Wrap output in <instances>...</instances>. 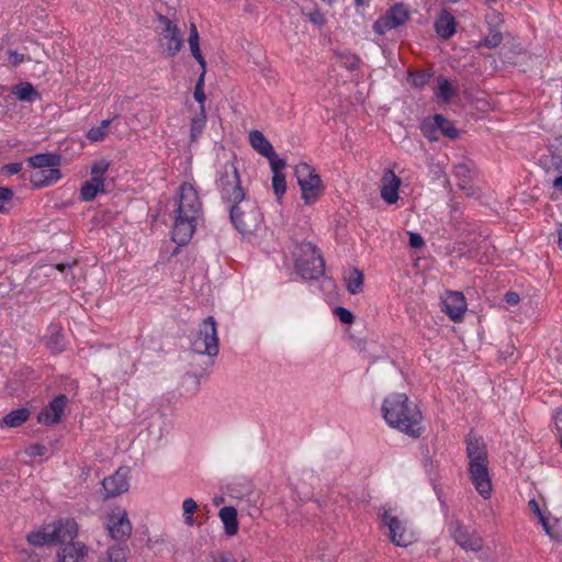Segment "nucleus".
Returning <instances> with one entry per match:
<instances>
[{
    "label": "nucleus",
    "mask_w": 562,
    "mask_h": 562,
    "mask_svg": "<svg viewBox=\"0 0 562 562\" xmlns=\"http://www.w3.org/2000/svg\"><path fill=\"white\" fill-rule=\"evenodd\" d=\"M30 415L27 408L12 411L0 419V427H19L30 418Z\"/></svg>",
    "instance_id": "c85d7f7f"
},
{
    "label": "nucleus",
    "mask_w": 562,
    "mask_h": 562,
    "mask_svg": "<svg viewBox=\"0 0 562 562\" xmlns=\"http://www.w3.org/2000/svg\"><path fill=\"white\" fill-rule=\"evenodd\" d=\"M216 188L223 202L228 205L247 196L240 184V177L235 164V157L231 156L217 167Z\"/></svg>",
    "instance_id": "7ed1b4c3"
},
{
    "label": "nucleus",
    "mask_w": 562,
    "mask_h": 562,
    "mask_svg": "<svg viewBox=\"0 0 562 562\" xmlns=\"http://www.w3.org/2000/svg\"><path fill=\"white\" fill-rule=\"evenodd\" d=\"M104 179L91 178L86 181L80 189V198L82 201H92L98 193L104 192Z\"/></svg>",
    "instance_id": "cd10ccee"
},
{
    "label": "nucleus",
    "mask_w": 562,
    "mask_h": 562,
    "mask_svg": "<svg viewBox=\"0 0 562 562\" xmlns=\"http://www.w3.org/2000/svg\"><path fill=\"white\" fill-rule=\"evenodd\" d=\"M270 161V167L273 173H282V169L285 167V161L277 156L273 151V155L266 156Z\"/></svg>",
    "instance_id": "09e8293b"
},
{
    "label": "nucleus",
    "mask_w": 562,
    "mask_h": 562,
    "mask_svg": "<svg viewBox=\"0 0 562 562\" xmlns=\"http://www.w3.org/2000/svg\"><path fill=\"white\" fill-rule=\"evenodd\" d=\"M206 68L202 69L201 75L194 88V99L200 103V106H204L205 93H204V76Z\"/></svg>",
    "instance_id": "37998d69"
},
{
    "label": "nucleus",
    "mask_w": 562,
    "mask_h": 562,
    "mask_svg": "<svg viewBox=\"0 0 562 562\" xmlns=\"http://www.w3.org/2000/svg\"><path fill=\"white\" fill-rule=\"evenodd\" d=\"M13 191L8 188L0 187V213H7L11 209Z\"/></svg>",
    "instance_id": "79ce46f5"
},
{
    "label": "nucleus",
    "mask_w": 562,
    "mask_h": 562,
    "mask_svg": "<svg viewBox=\"0 0 562 562\" xmlns=\"http://www.w3.org/2000/svg\"><path fill=\"white\" fill-rule=\"evenodd\" d=\"M528 507L529 509L538 516L543 529L547 531V533L551 537H553L552 532H551V529H550V526H549V521H548V518L543 515V513L541 512L540 509V506L538 504V502L536 499H530L528 502Z\"/></svg>",
    "instance_id": "a19ab883"
},
{
    "label": "nucleus",
    "mask_w": 562,
    "mask_h": 562,
    "mask_svg": "<svg viewBox=\"0 0 562 562\" xmlns=\"http://www.w3.org/2000/svg\"><path fill=\"white\" fill-rule=\"evenodd\" d=\"M560 445L562 447V435H560Z\"/></svg>",
    "instance_id": "69168bd1"
},
{
    "label": "nucleus",
    "mask_w": 562,
    "mask_h": 562,
    "mask_svg": "<svg viewBox=\"0 0 562 562\" xmlns=\"http://www.w3.org/2000/svg\"><path fill=\"white\" fill-rule=\"evenodd\" d=\"M206 124L205 108L200 106V112L191 119L190 138L195 142L204 131Z\"/></svg>",
    "instance_id": "72a5a7b5"
},
{
    "label": "nucleus",
    "mask_w": 562,
    "mask_h": 562,
    "mask_svg": "<svg viewBox=\"0 0 562 562\" xmlns=\"http://www.w3.org/2000/svg\"><path fill=\"white\" fill-rule=\"evenodd\" d=\"M192 350L200 355L215 357L218 353V337L214 317H206L192 340Z\"/></svg>",
    "instance_id": "0eeeda50"
},
{
    "label": "nucleus",
    "mask_w": 562,
    "mask_h": 562,
    "mask_svg": "<svg viewBox=\"0 0 562 562\" xmlns=\"http://www.w3.org/2000/svg\"><path fill=\"white\" fill-rule=\"evenodd\" d=\"M67 267H68V265H66V263H57V265L55 266V269H56V270H58V271H60V272H64V271L66 270V268H67Z\"/></svg>",
    "instance_id": "680f3d73"
},
{
    "label": "nucleus",
    "mask_w": 562,
    "mask_h": 562,
    "mask_svg": "<svg viewBox=\"0 0 562 562\" xmlns=\"http://www.w3.org/2000/svg\"><path fill=\"white\" fill-rule=\"evenodd\" d=\"M312 21L315 22V23H318L319 21L317 20V18H312Z\"/></svg>",
    "instance_id": "0e129e2a"
},
{
    "label": "nucleus",
    "mask_w": 562,
    "mask_h": 562,
    "mask_svg": "<svg viewBox=\"0 0 562 562\" xmlns=\"http://www.w3.org/2000/svg\"><path fill=\"white\" fill-rule=\"evenodd\" d=\"M110 124H111V120H104L101 122L100 126L90 128L87 133L88 139H90L91 142L103 140L105 138V136L108 135V128H109Z\"/></svg>",
    "instance_id": "e433bc0d"
},
{
    "label": "nucleus",
    "mask_w": 562,
    "mask_h": 562,
    "mask_svg": "<svg viewBox=\"0 0 562 562\" xmlns=\"http://www.w3.org/2000/svg\"><path fill=\"white\" fill-rule=\"evenodd\" d=\"M272 188L277 196V200L280 202L281 198L286 191V181L285 176L283 173H273Z\"/></svg>",
    "instance_id": "ea45409f"
},
{
    "label": "nucleus",
    "mask_w": 562,
    "mask_h": 562,
    "mask_svg": "<svg viewBox=\"0 0 562 562\" xmlns=\"http://www.w3.org/2000/svg\"><path fill=\"white\" fill-rule=\"evenodd\" d=\"M457 22L454 16L447 10H442L435 21V30L438 36L449 40L456 33Z\"/></svg>",
    "instance_id": "4be33fe9"
},
{
    "label": "nucleus",
    "mask_w": 562,
    "mask_h": 562,
    "mask_svg": "<svg viewBox=\"0 0 562 562\" xmlns=\"http://www.w3.org/2000/svg\"><path fill=\"white\" fill-rule=\"evenodd\" d=\"M105 497H116L128 491V470L120 468L114 474L105 477L102 482Z\"/></svg>",
    "instance_id": "dca6fc26"
},
{
    "label": "nucleus",
    "mask_w": 562,
    "mask_h": 562,
    "mask_svg": "<svg viewBox=\"0 0 562 562\" xmlns=\"http://www.w3.org/2000/svg\"><path fill=\"white\" fill-rule=\"evenodd\" d=\"M26 540L34 547H42L45 544H53V536L50 526H46L42 529L30 532L26 536Z\"/></svg>",
    "instance_id": "7c9ffc66"
},
{
    "label": "nucleus",
    "mask_w": 562,
    "mask_h": 562,
    "mask_svg": "<svg viewBox=\"0 0 562 562\" xmlns=\"http://www.w3.org/2000/svg\"><path fill=\"white\" fill-rule=\"evenodd\" d=\"M9 55L10 64L14 67L24 61V56L22 54L11 50Z\"/></svg>",
    "instance_id": "5fc2aeb1"
},
{
    "label": "nucleus",
    "mask_w": 562,
    "mask_h": 562,
    "mask_svg": "<svg viewBox=\"0 0 562 562\" xmlns=\"http://www.w3.org/2000/svg\"><path fill=\"white\" fill-rule=\"evenodd\" d=\"M449 532L452 539L465 551L479 552L483 549V538L460 521H451Z\"/></svg>",
    "instance_id": "f8f14e48"
},
{
    "label": "nucleus",
    "mask_w": 562,
    "mask_h": 562,
    "mask_svg": "<svg viewBox=\"0 0 562 562\" xmlns=\"http://www.w3.org/2000/svg\"><path fill=\"white\" fill-rule=\"evenodd\" d=\"M475 173V166L471 161H462L453 167V175L459 179L458 186L465 190L470 186Z\"/></svg>",
    "instance_id": "393cba45"
},
{
    "label": "nucleus",
    "mask_w": 562,
    "mask_h": 562,
    "mask_svg": "<svg viewBox=\"0 0 562 562\" xmlns=\"http://www.w3.org/2000/svg\"><path fill=\"white\" fill-rule=\"evenodd\" d=\"M60 177L61 173L58 168L40 169L31 175L30 180L35 187L41 188L55 183Z\"/></svg>",
    "instance_id": "5701e85b"
},
{
    "label": "nucleus",
    "mask_w": 562,
    "mask_h": 562,
    "mask_svg": "<svg viewBox=\"0 0 562 562\" xmlns=\"http://www.w3.org/2000/svg\"><path fill=\"white\" fill-rule=\"evenodd\" d=\"M175 214L200 218L202 203L195 188L191 183H183L179 189V199Z\"/></svg>",
    "instance_id": "9d476101"
},
{
    "label": "nucleus",
    "mask_w": 562,
    "mask_h": 562,
    "mask_svg": "<svg viewBox=\"0 0 562 562\" xmlns=\"http://www.w3.org/2000/svg\"><path fill=\"white\" fill-rule=\"evenodd\" d=\"M130 552L127 543L116 542L108 548L101 562H127Z\"/></svg>",
    "instance_id": "bb28decb"
},
{
    "label": "nucleus",
    "mask_w": 562,
    "mask_h": 562,
    "mask_svg": "<svg viewBox=\"0 0 562 562\" xmlns=\"http://www.w3.org/2000/svg\"><path fill=\"white\" fill-rule=\"evenodd\" d=\"M196 509L198 504L193 498L189 497L183 501L182 510L184 516V522L187 526H192L194 524L192 515L196 512Z\"/></svg>",
    "instance_id": "58836bf2"
},
{
    "label": "nucleus",
    "mask_w": 562,
    "mask_h": 562,
    "mask_svg": "<svg viewBox=\"0 0 562 562\" xmlns=\"http://www.w3.org/2000/svg\"><path fill=\"white\" fill-rule=\"evenodd\" d=\"M434 122H435V125L442 132L443 135H446L450 138H456L458 136L457 128L453 126V124L449 120H447L441 114H436L434 116Z\"/></svg>",
    "instance_id": "f704fd0d"
},
{
    "label": "nucleus",
    "mask_w": 562,
    "mask_h": 562,
    "mask_svg": "<svg viewBox=\"0 0 562 562\" xmlns=\"http://www.w3.org/2000/svg\"><path fill=\"white\" fill-rule=\"evenodd\" d=\"M386 423L406 435L417 438L424 431L422 412L404 393L392 394L382 406Z\"/></svg>",
    "instance_id": "f257e3e1"
},
{
    "label": "nucleus",
    "mask_w": 562,
    "mask_h": 562,
    "mask_svg": "<svg viewBox=\"0 0 562 562\" xmlns=\"http://www.w3.org/2000/svg\"><path fill=\"white\" fill-rule=\"evenodd\" d=\"M553 148L551 164L557 170L562 172V137L557 140Z\"/></svg>",
    "instance_id": "a18cd8bd"
},
{
    "label": "nucleus",
    "mask_w": 562,
    "mask_h": 562,
    "mask_svg": "<svg viewBox=\"0 0 562 562\" xmlns=\"http://www.w3.org/2000/svg\"><path fill=\"white\" fill-rule=\"evenodd\" d=\"M505 301L509 305H517L520 301V297L518 293L509 291L505 294Z\"/></svg>",
    "instance_id": "6e6d98bb"
},
{
    "label": "nucleus",
    "mask_w": 562,
    "mask_h": 562,
    "mask_svg": "<svg viewBox=\"0 0 562 562\" xmlns=\"http://www.w3.org/2000/svg\"><path fill=\"white\" fill-rule=\"evenodd\" d=\"M559 247L562 250V227L559 229Z\"/></svg>",
    "instance_id": "e2e57ef3"
},
{
    "label": "nucleus",
    "mask_w": 562,
    "mask_h": 562,
    "mask_svg": "<svg viewBox=\"0 0 562 562\" xmlns=\"http://www.w3.org/2000/svg\"><path fill=\"white\" fill-rule=\"evenodd\" d=\"M430 75L425 71L411 74V82L415 87H424L429 81Z\"/></svg>",
    "instance_id": "de8ad7c7"
},
{
    "label": "nucleus",
    "mask_w": 562,
    "mask_h": 562,
    "mask_svg": "<svg viewBox=\"0 0 562 562\" xmlns=\"http://www.w3.org/2000/svg\"><path fill=\"white\" fill-rule=\"evenodd\" d=\"M467 307L465 297L461 292L448 291L442 296V311L456 323L463 319Z\"/></svg>",
    "instance_id": "ddd939ff"
},
{
    "label": "nucleus",
    "mask_w": 562,
    "mask_h": 562,
    "mask_svg": "<svg viewBox=\"0 0 562 562\" xmlns=\"http://www.w3.org/2000/svg\"><path fill=\"white\" fill-rule=\"evenodd\" d=\"M159 26V44L168 56H176L182 48V35L178 26L167 16H158Z\"/></svg>",
    "instance_id": "1a4fd4ad"
},
{
    "label": "nucleus",
    "mask_w": 562,
    "mask_h": 562,
    "mask_svg": "<svg viewBox=\"0 0 562 562\" xmlns=\"http://www.w3.org/2000/svg\"><path fill=\"white\" fill-rule=\"evenodd\" d=\"M53 544L70 542L77 537L78 525L74 519L59 520L50 526Z\"/></svg>",
    "instance_id": "6ab92c4d"
},
{
    "label": "nucleus",
    "mask_w": 562,
    "mask_h": 562,
    "mask_svg": "<svg viewBox=\"0 0 562 562\" xmlns=\"http://www.w3.org/2000/svg\"><path fill=\"white\" fill-rule=\"evenodd\" d=\"M364 276L359 269H352L346 277V286L350 294H359L363 290Z\"/></svg>",
    "instance_id": "473e14b6"
},
{
    "label": "nucleus",
    "mask_w": 562,
    "mask_h": 562,
    "mask_svg": "<svg viewBox=\"0 0 562 562\" xmlns=\"http://www.w3.org/2000/svg\"><path fill=\"white\" fill-rule=\"evenodd\" d=\"M249 143L255 150L262 156L273 155V147L265 135L259 131H252L249 133Z\"/></svg>",
    "instance_id": "c756f323"
},
{
    "label": "nucleus",
    "mask_w": 562,
    "mask_h": 562,
    "mask_svg": "<svg viewBox=\"0 0 562 562\" xmlns=\"http://www.w3.org/2000/svg\"><path fill=\"white\" fill-rule=\"evenodd\" d=\"M409 19V10L403 3H396L383 15H381L373 24V31L379 35H384L407 22Z\"/></svg>",
    "instance_id": "9b49d317"
},
{
    "label": "nucleus",
    "mask_w": 562,
    "mask_h": 562,
    "mask_svg": "<svg viewBox=\"0 0 562 562\" xmlns=\"http://www.w3.org/2000/svg\"><path fill=\"white\" fill-rule=\"evenodd\" d=\"M218 516L224 525L225 533L231 537L235 536L239 527L236 508L225 506L220 510Z\"/></svg>",
    "instance_id": "b1692460"
},
{
    "label": "nucleus",
    "mask_w": 562,
    "mask_h": 562,
    "mask_svg": "<svg viewBox=\"0 0 562 562\" xmlns=\"http://www.w3.org/2000/svg\"><path fill=\"white\" fill-rule=\"evenodd\" d=\"M188 43H189L190 50H191L193 57L200 64L201 68L202 69L206 68L205 59H204V57L201 53L200 46H199V32H198V29L194 23H191Z\"/></svg>",
    "instance_id": "2f4dec72"
},
{
    "label": "nucleus",
    "mask_w": 562,
    "mask_h": 562,
    "mask_svg": "<svg viewBox=\"0 0 562 562\" xmlns=\"http://www.w3.org/2000/svg\"><path fill=\"white\" fill-rule=\"evenodd\" d=\"M13 93L21 101H32L35 97H37V92L31 83L19 85L14 89Z\"/></svg>",
    "instance_id": "4c0bfd02"
},
{
    "label": "nucleus",
    "mask_w": 562,
    "mask_h": 562,
    "mask_svg": "<svg viewBox=\"0 0 562 562\" xmlns=\"http://www.w3.org/2000/svg\"><path fill=\"white\" fill-rule=\"evenodd\" d=\"M234 227L248 241H256L265 232L263 216L255 201L245 196L227 205Z\"/></svg>",
    "instance_id": "f03ea898"
},
{
    "label": "nucleus",
    "mask_w": 562,
    "mask_h": 562,
    "mask_svg": "<svg viewBox=\"0 0 562 562\" xmlns=\"http://www.w3.org/2000/svg\"><path fill=\"white\" fill-rule=\"evenodd\" d=\"M487 465L488 463L469 464L471 482L477 493L484 498H488L492 492V482Z\"/></svg>",
    "instance_id": "4468645a"
},
{
    "label": "nucleus",
    "mask_w": 562,
    "mask_h": 562,
    "mask_svg": "<svg viewBox=\"0 0 562 562\" xmlns=\"http://www.w3.org/2000/svg\"><path fill=\"white\" fill-rule=\"evenodd\" d=\"M294 175L301 190V199L306 205L315 204L325 191L321 176L306 162L296 165Z\"/></svg>",
    "instance_id": "20e7f679"
},
{
    "label": "nucleus",
    "mask_w": 562,
    "mask_h": 562,
    "mask_svg": "<svg viewBox=\"0 0 562 562\" xmlns=\"http://www.w3.org/2000/svg\"><path fill=\"white\" fill-rule=\"evenodd\" d=\"M198 218L175 214L172 240L180 246L188 244L196 228Z\"/></svg>",
    "instance_id": "2eb2a0df"
},
{
    "label": "nucleus",
    "mask_w": 562,
    "mask_h": 562,
    "mask_svg": "<svg viewBox=\"0 0 562 562\" xmlns=\"http://www.w3.org/2000/svg\"><path fill=\"white\" fill-rule=\"evenodd\" d=\"M295 268L304 279L314 280L323 276L325 262L313 244L303 243L295 254Z\"/></svg>",
    "instance_id": "39448f33"
},
{
    "label": "nucleus",
    "mask_w": 562,
    "mask_h": 562,
    "mask_svg": "<svg viewBox=\"0 0 562 562\" xmlns=\"http://www.w3.org/2000/svg\"><path fill=\"white\" fill-rule=\"evenodd\" d=\"M46 448L43 445H31L26 448V454L30 457H42L44 456Z\"/></svg>",
    "instance_id": "3c124183"
},
{
    "label": "nucleus",
    "mask_w": 562,
    "mask_h": 562,
    "mask_svg": "<svg viewBox=\"0 0 562 562\" xmlns=\"http://www.w3.org/2000/svg\"><path fill=\"white\" fill-rule=\"evenodd\" d=\"M22 170V164L21 162H12L2 167V172L7 176H13L19 173Z\"/></svg>",
    "instance_id": "603ef678"
},
{
    "label": "nucleus",
    "mask_w": 562,
    "mask_h": 562,
    "mask_svg": "<svg viewBox=\"0 0 562 562\" xmlns=\"http://www.w3.org/2000/svg\"><path fill=\"white\" fill-rule=\"evenodd\" d=\"M110 164L106 160H100L91 167V178L103 179V175L108 171Z\"/></svg>",
    "instance_id": "49530a36"
},
{
    "label": "nucleus",
    "mask_w": 562,
    "mask_h": 562,
    "mask_svg": "<svg viewBox=\"0 0 562 562\" xmlns=\"http://www.w3.org/2000/svg\"><path fill=\"white\" fill-rule=\"evenodd\" d=\"M213 562H236L229 553H222L214 559Z\"/></svg>",
    "instance_id": "13d9d810"
},
{
    "label": "nucleus",
    "mask_w": 562,
    "mask_h": 562,
    "mask_svg": "<svg viewBox=\"0 0 562 562\" xmlns=\"http://www.w3.org/2000/svg\"><path fill=\"white\" fill-rule=\"evenodd\" d=\"M335 315L344 324H351L355 319L353 314L345 307H336Z\"/></svg>",
    "instance_id": "8fccbe9b"
},
{
    "label": "nucleus",
    "mask_w": 562,
    "mask_h": 562,
    "mask_svg": "<svg viewBox=\"0 0 562 562\" xmlns=\"http://www.w3.org/2000/svg\"><path fill=\"white\" fill-rule=\"evenodd\" d=\"M357 4H360L361 3V0H356Z\"/></svg>",
    "instance_id": "338daca9"
},
{
    "label": "nucleus",
    "mask_w": 562,
    "mask_h": 562,
    "mask_svg": "<svg viewBox=\"0 0 562 562\" xmlns=\"http://www.w3.org/2000/svg\"><path fill=\"white\" fill-rule=\"evenodd\" d=\"M347 65H348V68H350V69H355V68H357V67H358V65H359V60H358V58H357V57H355V56H350V57H349V59H348Z\"/></svg>",
    "instance_id": "bf43d9fd"
},
{
    "label": "nucleus",
    "mask_w": 562,
    "mask_h": 562,
    "mask_svg": "<svg viewBox=\"0 0 562 562\" xmlns=\"http://www.w3.org/2000/svg\"><path fill=\"white\" fill-rule=\"evenodd\" d=\"M29 165L34 169L57 168L60 164V157L55 154H37L27 159Z\"/></svg>",
    "instance_id": "a878e982"
},
{
    "label": "nucleus",
    "mask_w": 562,
    "mask_h": 562,
    "mask_svg": "<svg viewBox=\"0 0 562 562\" xmlns=\"http://www.w3.org/2000/svg\"><path fill=\"white\" fill-rule=\"evenodd\" d=\"M467 453L469 464L488 463L487 450L484 440L473 434H469L467 438Z\"/></svg>",
    "instance_id": "aec40b11"
},
{
    "label": "nucleus",
    "mask_w": 562,
    "mask_h": 562,
    "mask_svg": "<svg viewBox=\"0 0 562 562\" xmlns=\"http://www.w3.org/2000/svg\"><path fill=\"white\" fill-rule=\"evenodd\" d=\"M409 245L413 248H420L424 246V239L419 234L409 233Z\"/></svg>",
    "instance_id": "864d4df0"
},
{
    "label": "nucleus",
    "mask_w": 562,
    "mask_h": 562,
    "mask_svg": "<svg viewBox=\"0 0 562 562\" xmlns=\"http://www.w3.org/2000/svg\"><path fill=\"white\" fill-rule=\"evenodd\" d=\"M553 186L562 192V176L553 180Z\"/></svg>",
    "instance_id": "052dcab7"
},
{
    "label": "nucleus",
    "mask_w": 562,
    "mask_h": 562,
    "mask_svg": "<svg viewBox=\"0 0 562 562\" xmlns=\"http://www.w3.org/2000/svg\"><path fill=\"white\" fill-rule=\"evenodd\" d=\"M381 521L389 528L390 540L398 547H407L415 541V533L407 525L406 520L401 519L394 514V509L385 505L379 514Z\"/></svg>",
    "instance_id": "423d86ee"
},
{
    "label": "nucleus",
    "mask_w": 562,
    "mask_h": 562,
    "mask_svg": "<svg viewBox=\"0 0 562 562\" xmlns=\"http://www.w3.org/2000/svg\"><path fill=\"white\" fill-rule=\"evenodd\" d=\"M436 94L441 98L445 102H449L456 94V89L451 86L448 79L443 77L438 78V90Z\"/></svg>",
    "instance_id": "c9c22d12"
},
{
    "label": "nucleus",
    "mask_w": 562,
    "mask_h": 562,
    "mask_svg": "<svg viewBox=\"0 0 562 562\" xmlns=\"http://www.w3.org/2000/svg\"><path fill=\"white\" fill-rule=\"evenodd\" d=\"M104 527L109 536L117 543H127L132 535V522L128 519L127 512L122 507L113 508L104 518Z\"/></svg>",
    "instance_id": "6e6552de"
},
{
    "label": "nucleus",
    "mask_w": 562,
    "mask_h": 562,
    "mask_svg": "<svg viewBox=\"0 0 562 562\" xmlns=\"http://www.w3.org/2000/svg\"><path fill=\"white\" fill-rule=\"evenodd\" d=\"M88 549L82 542H71L57 552V562H80Z\"/></svg>",
    "instance_id": "412c9836"
},
{
    "label": "nucleus",
    "mask_w": 562,
    "mask_h": 562,
    "mask_svg": "<svg viewBox=\"0 0 562 562\" xmlns=\"http://www.w3.org/2000/svg\"><path fill=\"white\" fill-rule=\"evenodd\" d=\"M401 184V178L397 177L393 170H384L380 180V194L382 200L387 204L396 203Z\"/></svg>",
    "instance_id": "f3484780"
},
{
    "label": "nucleus",
    "mask_w": 562,
    "mask_h": 562,
    "mask_svg": "<svg viewBox=\"0 0 562 562\" xmlns=\"http://www.w3.org/2000/svg\"><path fill=\"white\" fill-rule=\"evenodd\" d=\"M68 398L66 395H58L44 407L37 416V420L43 425H55L60 423L65 412Z\"/></svg>",
    "instance_id": "a211bd4d"
},
{
    "label": "nucleus",
    "mask_w": 562,
    "mask_h": 562,
    "mask_svg": "<svg viewBox=\"0 0 562 562\" xmlns=\"http://www.w3.org/2000/svg\"><path fill=\"white\" fill-rule=\"evenodd\" d=\"M554 425H555L558 432H560V435H562V409L557 411V413L554 415Z\"/></svg>",
    "instance_id": "4d7b16f0"
},
{
    "label": "nucleus",
    "mask_w": 562,
    "mask_h": 562,
    "mask_svg": "<svg viewBox=\"0 0 562 562\" xmlns=\"http://www.w3.org/2000/svg\"><path fill=\"white\" fill-rule=\"evenodd\" d=\"M503 41V35L497 30H492L488 32L484 41L481 43L482 46L488 47V48H495L497 47Z\"/></svg>",
    "instance_id": "c03bdc74"
}]
</instances>
